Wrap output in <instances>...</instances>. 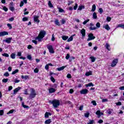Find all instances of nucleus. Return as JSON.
<instances>
[{"instance_id":"nucleus-1","label":"nucleus","mask_w":124,"mask_h":124,"mask_svg":"<svg viewBox=\"0 0 124 124\" xmlns=\"http://www.w3.org/2000/svg\"><path fill=\"white\" fill-rule=\"evenodd\" d=\"M46 35V31H45L44 30L40 31L38 36L36 37L35 40H38L39 42H41V41H42V39L44 38V37Z\"/></svg>"},{"instance_id":"nucleus-2","label":"nucleus","mask_w":124,"mask_h":124,"mask_svg":"<svg viewBox=\"0 0 124 124\" xmlns=\"http://www.w3.org/2000/svg\"><path fill=\"white\" fill-rule=\"evenodd\" d=\"M50 103L52 104L54 108H58V107L60 106V101L59 100H53V101L50 102Z\"/></svg>"},{"instance_id":"nucleus-3","label":"nucleus","mask_w":124,"mask_h":124,"mask_svg":"<svg viewBox=\"0 0 124 124\" xmlns=\"http://www.w3.org/2000/svg\"><path fill=\"white\" fill-rule=\"evenodd\" d=\"M36 96V92L34 89H31V93L30 94L29 97L31 99L34 98Z\"/></svg>"},{"instance_id":"nucleus-4","label":"nucleus","mask_w":124,"mask_h":124,"mask_svg":"<svg viewBox=\"0 0 124 124\" xmlns=\"http://www.w3.org/2000/svg\"><path fill=\"white\" fill-rule=\"evenodd\" d=\"M99 28H100V23L99 22H97L96 24V27H90V29L91 31H94V30H97V29H99Z\"/></svg>"},{"instance_id":"nucleus-5","label":"nucleus","mask_w":124,"mask_h":124,"mask_svg":"<svg viewBox=\"0 0 124 124\" xmlns=\"http://www.w3.org/2000/svg\"><path fill=\"white\" fill-rule=\"evenodd\" d=\"M95 38V37L93 36V34L91 33L88 35V38L87 41H91V40H93Z\"/></svg>"},{"instance_id":"nucleus-6","label":"nucleus","mask_w":124,"mask_h":124,"mask_svg":"<svg viewBox=\"0 0 124 124\" xmlns=\"http://www.w3.org/2000/svg\"><path fill=\"white\" fill-rule=\"evenodd\" d=\"M118 61L119 60H118V59H115L114 60H113L111 64V67H115V66L117 65V63H118Z\"/></svg>"},{"instance_id":"nucleus-7","label":"nucleus","mask_w":124,"mask_h":124,"mask_svg":"<svg viewBox=\"0 0 124 124\" xmlns=\"http://www.w3.org/2000/svg\"><path fill=\"white\" fill-rule=\"evenodd\" d=\"M47 47L49 50V53H50L51 54H54V53H55V51H54V48H53V46H47Z\"/></svg>"},{"instance_id":"nucleus-8","label":"nucleus","mask_w":124,"mask_h":124,"mask_svg":"<svg viewBox=\"0 0 124 124\" xmlns=\"http://www.w3.org/2000/svg\"><path fill=\"white\" fill-rule=\"evenodd\" d=\"M89 93V91L87 89H83L80 91L81 94H87Z\"/></svg>"},{"instance_id":"nucleus-9","label":"nucleus","mask_w":124,"mask_h":124,"mask_svg":"<svg viewBox=\"0 0 124 124\" xmlns=\"http://www.w3.org/2000/svg\"><path fill=\"white\" fill-rule=\"evenodd\" d=\"M80 33L82 34V37H85L86 36V30L84 29H82L80 31Z\"/></svg>"},{"instance_id":"nucleus-10","label":"nucleus","mask_w":124,"mask_h":124,"mask_svg":"<svg viewBox=\"0 0 124 124\" xmlns=\"http://www.w3.org/2000/svg\"><path fill=\"white\" fill-rule=\"evenodd\" d=\"M103 28L104 29H105L107 31H110L111 30V28H110V26H109V25L106 24L103 26Z\"/></svg>"},{"instance_id":"nucleus-11","label":"nucleus","mask_w":124,"mask_h":124,"mask_svg":"<svg viewBox=\"0 0 124 124\" xmlns=\"http://www.w3.org/2000/svg\"><path fill=\"white\" fill-rule=\"evenodd\" d=\"M20 90H21L20 87H18V88H16L14 90V94H16L19 91H20Z\"/></svg>"},{"instance_id":"nucleus-12","label":"nucleus","mask_w":124,"mask_h":124,"mask_svg":"<svg viewBox=\"0 0 124 124\" xmlns=\"http://www.w3.org/2000/svg\"><path fill=\"white\" fill-rule=\"evenodd\" d=\"M4 35H8V32L6 31H2L0 32V37L4 36Z\"/></svg>"},{"instance_id":"nucleus-13","label":"nucleus","mask_w":124,"mask_h":124,"mask_svg":"<svg viewBox=\"0 0 124 124\" xmlns=\"http://www.w3.org/2000/svg\"><path fill=\"white\" fill-rule=\"evenodd\" d=\"M38 18H39V16H34V22H36L37 23H39V19H38Z\"/></svg>"},{"instance_id":"nucleus-14","label":"nucleus","mask_w":124,"mask_h":124,"mask_svg":"<svg viewBox=\"0 0 124 124\" xmlns=\"http://www.w3.org/2000/svg\"><path fill=\"white\" fill-rule=\"evenodd\" d=\"M11 40H12V38L10 37V38H8L6 39L5 40V42H6V43H8V44L11 43Z\"/></svg>"},{"instance_id":"nucleus-15","label":"nucleus","mask_w":124,"mask_h":124,"mask_svg":"<svg viewBox=\"0 0 124 124\" xmlns=\"http://www.w3.org/2000/svg\"><path fill=\"white\" fill-rule=\"evenodd\" d=\"M105 47L108 51H110L111 50V48H110V45H109V44L106 43V45H105Z\"/></svg>"},{"instance_id":"nucleus-16","label":"nucleus","mask_w":124,"mask_h":124,"mask_svg":"<svg viewBox=\"0 0 124 124\" xmlns=\"http://www.w3.org/2000/svg\"><path fill=\"white\" fill-rule=\"evenodd\" d=\"M96 114L98 116H99V117H100L101 116H103V113L100 112V110H97L96 112Z\"/></svg>"},{"instance_id":"nucleus-17","label":"nucleus","mask_w":124,"mask_h":124,"mask_svg":"<svg viewBox=\"0 0 124 124\" xmlns=\"http://www.w3.org/2000/svg\"><path fill=\"white\" fill-rule=\"evenodd\" d=\"M56 92V90L53 88H50L49 89V93H55Z\"/></svg>"},{"instance_id":"nucleus-18","label":"nucleus","mask_w":124,"mask_h":124,"mask_svg":"<svg viewBox=\"0 0 124 124\" xmlns=\"http://www.w3.org/2000/svg\"><path fill=\"white\" fill-rule=\"evenodd\" d=\"M95 9H96V6H95V4H93L92 6V9L91 10V12H94V11H95Z\"/></svg>"},{"instance_id":"nucleus-19","label":"nucleus","mask_w":124,"mask_h":124,"mask_svg":"<svg viewBox=\"0 0 124 124\" xmlns=\"http://www.w3.org/2000/svg\"><path fill=\"white\" fill-rule=\"evenodd\" d=\"M65 67H66V66H63L61 67L58 68L57 70L58 71H62V70H63L64 69V68H65Z\"/></svg>"},{"instance_id":"nucleus-20","label":"nucleus","mask_w":124,"mask_h":124,"mask_svg":"<svg viewBox=\"0 0 124 124\" xmlns=\"http://www.w3.org/2000/svg\"><path fill=\"white\" fill-rule=\"evenodd\" d=\"M93 19H97V15L96 14V13L94 12L93 13Z\"/></svg>"},{"instance_id":"nucleus-21","label":"nucleus","mask_w":124,"mask_h":124,"mask_svg":"<svg viewBox=\"0 0 124 124\" xmlns=\"http://www.w3.org/2000/svg\"><path fill=\"white\" fill-rule=\"evenodd\" d=\"M93 86H94L93 84V83H92V82H90V83L85 85V87H93Z\"/></svg>"},{"instance_id":"nucleus-22","label":"nucleus","mask_w":124,"mask_h":124,"mask_svg":"<svg viewBox=\"0 0 124 124\" xmlns=\"http://www.w3.org/2000/svg\"><path fill=\"white\" fill-rule=\"evenodd\" d=\"M93 72L92 71L87 72L86 73L85 75L86 76H90V75H92Z\"/></svg>"},{"instance_id":"nucleus-23","label":"nucleus","mask_w":124,"mask_h":124,"mask_svg":"<svg viewBox=\"0 0 124 124\" xmlns=\"http://www.w3.org/2000/svg\"><path fill=\"white\" fill-rule=\"evenodd\" d=\"M22 79H25V80H27V79H29V76H21Z\"/></svg>"},{"instance_id":"nucleus-24","label":"nucleus","mask_w":124,"mask_h":124,"mask_svg":"<svg viewBox=\"0 0 124 124\" xmlns=\"http://www.w3.org/2000/svg\"><path fill=\"white\" fill-rule=\"evenodd\" d=\"M51 123H52V121H51V119H50L46 120L45 122V123L46 124H51Z\"/></svg>"},{"instance_id":"nucleus-25","label":"nucleus","mask_w":124,"mask_h":124,"mask_svg":"<svg viewBox=\"0 0 124 124\" xmlns=\"http://www.w3.org/2000/svg\"><path fill=\"white\" fill-rule=\"evenodd\" d=\"M82 9H85V6L83 5L79 6L78 10H82Z\"/></svg>"},{"instance_id":"nucleus-26","label":"nucleus","mask_w":124,"mask_h":124,"mask_svg":"<svg viewBox=\"0 0 124 124\" xmlns=\"http://www.w3.org/2000/svg\"><path fill=\"white\" fill-rule=\"evenodd\" d=\"M117 28H122V29H123L124 30V24H119Z\"/></svg>"},{"instance_id":"nucleus-27","label":"nucleus","mask_w":124,"mask_h":124,"mask_svg":"<svg viewBox=\"0 0 124 124\" xmlns=\"http://www.w3.org/2000/svg\"><path fill=\"white\" fill-rule=\"evenodd\" d=\"M113 112V109H108L107 110V113L109 115H111V114H112V112Z\"/></svg>"},{"instance_id":"nucleus-28","label":"nucleus","mask_w":124,"mask_h":124,"mask_svg":"<svg viewBox=\"0 0 124 124\" xmlns=\"http://www.w3.org/2000/svg\"><path fill=\"white\" fill-rule=\"evenodd\" d=\"M62 39L63 40H66L67 39H68V36L63 35L62 36Z\"/></svg>"},{"instance_id":"nucleus-29","label":"nucleus","mask_w":124,"mask_h":124,"mask_svg":"<svg viewBox=\"0 0 124 124\" xmlns=\"http://www.w3.org/2000/svg\"><path fill=\"white\" fill-rule=\"evenodd\" d=\"M55 25H57V26H60L61 24H60V22H59V20L56 19L55 21Z\"/></svg>"},{"instance_id":"nucleus-30","label":"nucleus","mask_w":124,"mask_h":124,"mask_svg":"<svg viewBox=\"0 0 124 124\" xmlns=\"http://www.w3.org/2000/svg\"><path fill=\"white\" fill-rule=\"evenodd\" d=\"M90 59L92 62H95V58H94L93 56H91Z\"/></svg>"},{"instance_id":"nucleus-31","label":"nucleus","mask_w":124,"mask_h":124,"mask_svg":"<svg viewBox=\"0 0 124 124\" xmlns=\"http://www.w3.org/2000/svg\"><path fill=\"white\" fill-rule=\"evenodd\" d=\"M19 72V70L18 69H16V70H15L14 71H13L12 73V74L13 75H14L15 74H16V73H18Z\"/></svg>"},{"instance_id":"nucleus-32","label":"nucleus","mask_w":124,"mask_h":124,"mask_svg":"<svg viewBox=\"0 0 124 124\" xmlns=\"http://www.w3.org/2000/svg\"><path fill=\"white\" fill-rule=\"evenodd\" d=\"M11 59H13V60H14L15 59V53H13L11 54L10 56Z\"/></svg>"},{"instance_id":"nucleus-33","label":"nucleus","mask_w":124,"mask_h":124,"mask_svg":"<svg viewBox=\"0 0 124 124\" xmlns=\"http://www.w3.org/2000/svg\"><path fill=\"white\" fill-rule=\"evenodd\" d=\"M73 40V36H71L67 40V42H70V41H72Z\"/></svg>"},{"instance_id":"nucleus-34","label":"nucleus","mask_w":124,"mask_h":124,"mask_svg":"<svg viewBox=\"0 0 124 124\" xmlns=\"http://www.w3.org/2000/svg\"><path fill=\"white\" fill-rule=\"evenodd\" d=\"M50 80L53 83H55V82H56L55 78H54V77H53L52 76L50 77Z\"/></svg>"},{"instance_id":"nucleus-35","label":"nucleus","mask_w":124,"mask_h":124,"mask_svg":"<svg viewBox=\"0 0 124 124\" xmlns=\"http://www.w3.org/2000/svg\"><path fill=\"white\" fill-rule=\"evenodd\" d=\"M2 56H3V57H5L6 58H8V57H9V55L7 53H3L2 54Z\"/></svg>"},{"instance_id":"nucleus-36","label":"nucleus","mask_w":124,"mask_h":124,"mask_svg":"<svg viewBox=\"0 0 124 124\" xmlns=\"http://www.w3.org/2000/svg\"><path fill=\"white\" fill-rule=\"evenodd\" d=\"M48 5L49 7H51V8L53 7V4L51 2V1H48Z\"/></svg>"},{"instance_id":"nucleus-37","label":"nucleus","mask_w":124,"mask_h":124,"mask_svg":"<svg viewBox=\"0 0 124 124\" xmlns=\"http://www.w3.org/2000/svg\"><path fill=\"white\" fill-rule=\"evenodd\" d=\"M14 112V109H11L8 113H7V115H9V114H12Z\"/></svg>"},{"instance_id":"nucleus-38","label":"nucleus","mask_w":124,"mask_h":124,"mask_svg":"<svg viewBox=\"0 0 124 124\" xmlns=\"http://www.w3.org/2000/svg\"><path fill=\"white\" fill-rule=\"evenodd\" d=\"M7 81H8V78H4L2 80L3 83H7Z\"/></svg>"},{"instance_id":"nucleus-39","label":"nucleus","mask_w":124,"mask_h":124,"mask_svg":"<svg viewBox=\"0 0 124 124\" xmlns=\"http://www.w3.org/2000/svg\"><path fill=\"white\" fill-rule=\"evenodd\" d=\"M91 103L94 106H96V102L94 100L92 101Z\"/></svg>"},{"instance_id":"nucleus-40","label":"nucleus","mask_w":124,"mask_h":124,"mask_svg":"<svg viewBox=\"0 0 124 124\" xmlns=\"http://www.w3.org/2000/svg\"><path fill=\"white\" fill-rule=\"evenodd\" d=\"M88 22H90V19H88L84 21L83 22V25H86V24H87V23H88Z\"/></svg>"},{"instance_id":"nucleus-41","label":"nucleus","mask_w":124,"mask_h":124,"mask_svg":"<svg viewBox=\"0 0 124 124\" xmlns=\"http://www.w3.org/2000/svg\"><path fill=\"white\" fill-rule=\"evenodd\" d=\"M84 116H85V118H89V116H90V113L87 112V113H85Z\"/></svg>"},{"instance_id":"nucleus-42","label":"nucleus","mask_w":124,"mask_h":124,"mask_svg":"<svg viewBox=\"0 0 124 124\" xmlns=\"http://www.w3.org/2000/svg\"><path fill=\"white\" fill-rule=\"evenodd\" d=\"M38 71H39V70L37 68H35L34 70V73H38Z\"/></svg>"},{"instance_id":"nucleus-43","label":"nucleus","mask_w":124,"mask_h":124,"mask_svg":"<svg viewBox=\"0 0 124 124\" xmlns=\"http://www.w3.org/2000/svg\"><path fill=\"white\" fill-rule=\"evenodd\" d=\"M60 22H61L62 25L65 24V19H62L60 21Z\"/></svg>"},{"instance_id":"nucleus-44","label":"nucleus","mask_w":124,"mask_h":124,"mask_svg":"<svg viewBox=\"0 0 124 124\" xmlns=\"http://www.w3.org/2000/svg\"><path fill=\"white\" fill-rule=\"evenodd\" d=\"M3 76L6 77H8V76H9V73L8 72H6L4 74Z\"/></svg>"},{"instance_id":"nucleus-45","label":"nucleus","mask_w":124,"mask_h":124,"mask_svg":"<svg viewBox=\"0 0 124 124\" xmlns=\"http://www.w3.org/2000/svg\"><path fill=\"white\" fill-rule=\"evenodd\" d=\"M27 59H28V60H29L30 61H31V55H28L27 56Z\"/></svg>"},{"instance_id":"nucleus-46","label":"nucleus","mask_w":124,"mask_h":124,"mask_svg":"<svg viewBox=\"0 0 124 124\" xmlns=\"http://www.w3.org/2000/svg\"><path fill=\"white\" fill-rule=\"evenodd\" d=\"M3 10L5 11V12L8 11V8H7L5 6H4V7H3Z\"/></svg>"},{"instance_id":"nucleus-47","label":"nucleus","mask_w":124,"mask_h":124,"mask_svg":"<svg viewBox=\"0 0 124 124\" xmlns=\"http://www.w3.org/2000/svg\"><path fill=\"white\" fill-rule=\"evenodd\" d=\"M99 13H100L101 14H102L103 12V9H102V8H99Z\"/></svg>"},{"instance_id":"nucleus-48","label":"nucleus","mask_w":124,"mask_h":124,"mask_svg":"<svg viewBox=\"0 0 124 124\" xmlns=\"http://www.w3.org/2000/svg\"><path fill=\"white\" fill-rule=\"evenodd\" d=\"M69 58H70V55H69V54H67L65 57L66 60H68Z\"/></svg>"},{"instance_id":"nucleus-49","label":"nucleus","mask_w":124,"mask_h":124,"mask_svg":"<svg viewBox=\"0 0 124 124\" xmlns=\"http://www.w3.org/2000/svg\"><path fill=\"white\" fill-rule=\"evenodd\" d=\"M45 118H49L48 112H46L45 114Z\"/></svg>"},{"instance_id":"nucleus-50","label":"nucleus","mask_w":124,"mask_h":124,"mask_svg":"<svg viewBox=\"0 0 124 124\" xmlns=\"http://www.w3.org/2000/svg\"><path fill=\"white\" fill-rule=\"evenodd\" d=\"M7 27L9 28L10 30H11L12 29V26H11V24H8L7 25Z\"/></svg>"},{"instance_id":"nucleus-51","label":"nucleus","mask_w":124,"mask_h":124,"mask_svg":"<svg viewBox=\"0 0 124 124\" xmlns=\"http://www.w3.org/2000/svg\"><path fill=\"white\" fill-rule=\"evenodd\" d=\"M93 123H94V121L90 120L89 122L87 124H93Z\"/></svg>"},{"instance_id":"nucleus-52","label":"nucleus","mask_w":124,"mask_h":124,"mask_svg":"<svg viewBox=\"0 0 124 124\" xmlns=\"http://www.w3.org/2000/svg\"><path fill=\"white\" fill-rule=\"evenodd\" d=\"M111 17H110V16H108L107 17V21H108V22H110V21H111Z\"/></svg>"},{"instance_id":"nucleus-53","label":"nucleus","mask_w":124,"mask_h":124,"mask_svg":"<svg viewBox=\"0 0 124 124\" xmlns=\"http://www.w3.org/2000/svg\"><path fill=\"white\" fill-rule=\"evenodd\" d=\"M29 18H28V17H23L22 18V21H23V22H25V21H28Z\"/></svg>"},{"instance_id":"nucleus-54","label":"nucleus","mask_w":124,"mask_h":124,"mask_svg":"<svg viewBox=\"0 0 124 124\" xmlns=\"http://www.w3.org/2000/svg\"><path fill=\"white\" fill-rule=\"evenodd\" d=\"M77 7H78V4H76L74 6V10H76L77 9Z\"/></svg>"},{"instance_id":"nucleus-55","label":"nucleus","mask_w":124,"mask_h":124,"mask_svg":"<svg viewBox=\"0 0 124 124\" xmlns=\"http://www.w3.org/2000/svg\"><path fill=\"white\" fill-rule=\"evenodd\" d=\"M73 60H75V58L74 57H71L69 59V61L72 62Z\"/></svg>"},{"instance_id":"nucleus-56","label":"nucleus","mask_w":124,"mask_h":124,"mask_svg":"<svg viewBox=\"0 0 124 124\" xmlns=\"http://www.w3.org/2000/svg\"><path fill=\"white\" fill-rule=\"evenodd\" d=\"M17 57H21V56H22V52H17Z\"/></svg>"},{"instance_id":"nucleus-57","label":"nucleus","mask_w":124,"mask_h":124,"mask_svg":"<svg viewBox=\"0 0 124 124\" xmlns=\"http://www.w3.org/2000/svg\"><path fill=\"white\" fill-rule=\"evenodd\" d=\"M58 9L59 10V12H64V10L61 8H59Z\"/></svg>"},{"instance_id":"nucleus-58","label":"nucleus","mask_w":124,"mask_h":124,"mask_svg":"<svg viewBox=\"0 0 124 124\" xmlns=\"http://www.w3.org/2000/svg\"><path fill=\"white\" fill-rule=\"evenodd\" d=\"M3 110H0V116H2V115H3Z\"/></svg>"},{"instance_id":"nucleus-59","label":"nucleus","mask_w":124,"mask_h":124,"mask_svg":"<svg viewBox=\"0 0 124 124\" xmlns=\"http://www.w3.org/2000/svg\"><path fill=\"white\" fill-rule=\"evenodd\" d=\"M84 108V106H80L79 107V109L80 110V111H82L83 110V108Z\"/></svg>"},{"instance_id":"nucleus-60","label":"nucleus","mask_w":124,"mask_h":124,"mask_svg":"<svg viewBox=\"0 0 124 124\" xmlns=\"http://www.w3.org/2000/svg\"><path fill=\"white\" fill-rule=\"evenodd\" d=\"M14 7L11 6L10 7V10H11V11H14Z\"/></svg>"},{"instance_id":"nucleus-61","label":"nucleus","mask_w":124,"mask_h":124,"mask_svg":"<svg viewBox=\"0 0 124 124\" xmlns=\"http://www.w3.org/2000/svg\"><path fill=\"white\" fill-rule=\"evenodd\" d=\"M108 101V99H103L102 102H107Z\"/></svg>"},{"instance_id":"nucleus-62","label":"nucleus","mask_w":124,"mask_h":124,"mask_svg":"<svg viewBox=\"0 0 124 124\" xmlns=\"http://www.w3.org/2000/svg\"><path fill=\"white\" fill-rule=\"evenodd\" d=\"M55 37L54 36V34H52L51 40L52 41H55Z\"/></svg>"},{"instance_id":"nucleus-63","label":"nucleus","mask_w":124,"mask_h":124,"mask_svg":"<svg viewBox=\"0 0 124 124\" xmlns=\"http://www.w3.org/2000/svg\"><path fill=\"white\" fill-rule=\"evenodd\" d=\"M19 82H20V80L17 79V78L15 79V83H19Z\"/></svg>"},{"instance_id":"nucleus-64","label":"nucleus","mask_w":124,"mask_h":124,"mask_svg":"<svg viewBox=\"0 0 124 124\" xmlns=\"http://www.w3.org/2000/svg\"><path fill=\"white\" fill-rule=\"evenodd\" d=\"M121 91H124V86H121L119 88Z\"/></svg>"}]
</instances>
